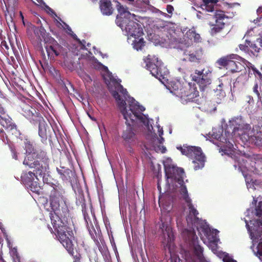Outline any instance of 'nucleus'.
<instances>
[{
	"label": "nucleus",
	"mask_w": 262,
	"mask_h": 262,
	"mask_svg": "<svg viewBox=\"0 0 262 262\" xmlns=\"http://www.w3.org/2000/svg\"><path fill=\"white\" fill-rule=\"evenodd\" d=\"M63 193V190L59 187H53L50 194V203L54 214L51 213L50 219L57 238L73 256V262H81V255L74 251V233L69 226V210L64 200Z\"/></svg>",
	"instance_id": "1"
},
{
	"label": "nucleus",
	"mask_w": 262,
	"mask_h": 262,
	"mask_svg": "<svg viewBox=\"0 0 262 262\" xmlns=\"http://www.w3.org/2000/svg\"><path fill=\"white\" fill-rule=\"evenodd\" d=\"M25 148L28 153L23 164L30 168H35L37 174H42L49 169L50 160L45 151L35 150L33 144L28 140L25 141Z\"/></svg>",
	"instance_id": "2"
},
{
	"label": "nucleus",
	"mask_w": 262,
	"mask_h": 262,
	"mask_svg": "<svg viewBox=\"0 0 262 262\" xmlns=\"http://www.w3.org/2000/svg\"><path fill=\"white\" fill-rule=\"evenodd\" d=\"M116 9L118 14L116 17V23L122 30H125L129 35L139 37L143 34L142 28L140 25L134 21L137 19L136 15L131 14L127 8L118 2Z\"/></svg>",
	"instance_id": "3"
},
{
	"label": "nucleus",
	"mask_w": 262,
	"mask_h": 262,
	"mask_svg": "<svg viewBox=\"0 0 262 262\" xmlns=\"http://www.w3.org/2000/svg\"><path fill=\"white\" fill-rule=\"evenodd\" d=\"M113 95L118 103V106L124 119L127 120V121L129 119L134 120L137 118L138 117V116L136 115L137 111L142 112L145 110V108L143 106L139 105V103L132 97L129 98V99L128 107L129 109L127 111L125 101L121 98V96L118 93L115 91Z\"/></svg>",
	"instance_id": "4"
},
{
	"label": "nucleus",
	"mask_w": 262,
	"mask_h": 262,
	"mask_svg": "<svg viewBox=\"0 0 262 262\" xmlns=\"http://www.w3.org/2000/svg\"><path fill=\"white\" fill-rule=\"evenodd\" d=\"M144 60L146 63V69L150 72L152 76L159 80L162 81L168 74V69L156 56L148 55Z\"/></svg>",
	"instance_id": "5"
},
{
	"label": "nucleus",
	"mask_w": 262,
	"mask_h": 262,
	"mask_svg": "<svg viewBox=\"0 0 262 262\" xmlns=\"http://www.w3.org/2000/svg\"><path fill=\"white\" fill-rule=\"evenodd\" d=\"M178 149L183 155L193 160L194 169L195 170L202 168L204 166L206 157L201 147L184 145L183 147H180Z\"/></svg>",
	"instance_id": "6"
},
{
	"label": "nucleus",
	"mask_w": 262,
	"mask_h": 262,
	"mask_svg": "<svg viewBox=\"0 0 262 262\" xmlns=\"http://www.w3.org/2000/svg\"><path fill=\"white\" fill-rule=\"evenodd\" d=\"M192 79L199 86L200 89L204 90L212 82V72L208 68L201 70H195L191 75Z\"/></svg>",
	"instance_id": "7"
},
{
	"label": "nucleus",
	"mask_w": 262,
	"mask_h": 262,
	"mask_svg": "<svg viewBox=\"0 0 262 262\" xmlns=\"http://www.w3.org/2000/svg\"><path fill=\"white\" fill-rule=\"evenodd\" d=\"M136 115L138 116V117L134 120L130 119H129L127 121L125 120V123L127 127L123 131L122 138L126 144L131 143L136 140V134L132 127L133 123L137 120H139L141 122L143 123H145V119L143 117V114L142 112L137 111Z\"/></svg>",
	"instance_id": "8"
},
{
	"label": "nucleus",
	"mask_w": 262,
	"mask_h": 262,
	"mask_svg": "<svg viewBox=\"0 0 262 262\" xmlns=\"http://www.w3.org/2000/svg\"><path fill=\"white\" fill-rule=\"evenodd\" d=\"M234 56V55L232 54L222 57L217 60L216 63L221 67L225 68L232 73L239 72L245 68L240 62L232 60Z\"/></svg>",
	"instance_id": "9"
},
{
	"label": "nucleus",
	"mask_w": 262,
	"mask_h": 262,
	"mask_svg": "<svg viewBox=\"0 0 262 262\" xmlns=\"http://www.w3.org/2000/svg\"><path fill=\"white\" fill-rule=\"evenodd\" d=\"M212 137L217 140H219L224 144L222 145L223 148L222 150H224L225 154L231 157V158L234 159L238 163L240 161V156L238 155H236L234 148L233 143L230 141V135L228 134L227 138L224 137L222 135L219 134H215L214 133L212 135Z\"/></svg>",
	"instance_id": "10"
},
{
	"label": "nucleus",
	"mask_w": 262,
	"mask_h": 262,
	"mask_svg": "<svg viewBox=\"0 0 262 262\" xmlns=\"http://www.w3.org/2000/svg\"><path fill=\"white\" fill-rule=\"evenodd\" d=\"M226 17V15L223 11H219L215 12L213 16L215 23L210 22L209 23L210 27V34L211 36H215L223 30L225 25L223 20Z\"/></svg>",
	"instance_id": "11"
},
{
	"label": "nucleus",
	"mask_w": 262,
	"mask_h": 262,
	"mask_svg": "<svg viewBox=\"0 0 262 262\" xmlns=\"http://www.w3.org/2000/svg\"><path fill=\"white\" fill-rule=\"evenodd\" d=\"M193 249L194 255H185L186 262H207L203 256V248L199 245L197 244L198 237H196L195 233L193 235Z\"/></svg>",
	"instance_id": "12"
},
{
	"label": "nucleus",
	"mask_w": 262,
	"mask_h": 262,
	"mask_svg": "<svg viewBox=\"0 0 262 262\" xmlns=\"http://www.w3.org/2000/svg\"><path fill=\"white\" fill-rule=\"evenodd\" d=\"M22 114L30 120L31 122H33L34 120H37V119H40L41 114L36 111L35 107H33L29 104L23 102L20 105Z\"/></svg>",
	"instance_id": "13"
},
{
	"label": "nucleus",
	"mask_w": 262,
	"mask_h": 262,
	"mask_svg": "<svg viewBox=\"0 0 262 262\" xmlns=\"http://www.w3.org/2000/svg\"><path fill=\"white\" fill-rule=\"evenodd\" d=\"M184 90H185L184 99L186 101H194L195 99L199 96V91L194 84L190 83H185Z\"/></svg>",
	"instance_id": "14"
},
{
	"label": "nucleus",
	"mask_w": 262,
	"mask_h": 262,
	"mask_svg": "<svg viewBox=\"0 0 262 262\" xmlns=\"http://www.w3.org/2000/svg\"><path fill=\"white\" fill-rule=\"evenodd\" d=\"M37 120H34L32 123H38V134L39 136L44 140H46L51 130V127L48 125L42 116H40V119H37Z\"/></svg>",
	"instance_id": "15"
},
{
	"label": "nucleus",
	"mask_w": 262,
	"mask_h": 262,
	"mask_svg": "<svg viewBox=\"0 0 262 262\" xmlns=\"http://www.w3.org/2000/svg\"><path fill=\"white\" fill-rule=\"evenodd\" d=\"M48 56L55 55L57 56L60 54L62 47L53 38H49V42H47L45 47Z\"/></svg>",
	"instance_id": "16"
},
{
	"label": "nucleus",
	"mask_w": 262,
	"mask_h": 262,
	"mask_svg": "<svg viewBox=\"0 0 262 262\" xmlns=\"http://www.w3.org/2000/svg\"><path fill=\"white\" fill-rule=\"evenodd\" d=\"M189 209V213L186 216V221L188 224L192 226H195L200 221L198 215H199L198 211L194 208L191 202L186 203Z\"/></svg>",
	"instance_id": "17"
},
{
	"label": "nucleus",
	"mask_w": 262,
	"mask_h": 262,
	"mask_svg": "<svg viewBox=\"0 0 262 262\" xmlns=\"http://www.w3.org/2000/svg\"><path fill=\"white\" fill-rule=\"evenodd\" d=\"M133 7L140 12H146L147 10H155L156 12L160 11L150 4V0H136Z\"/></svg>",
	"instance_id": "18"
},
{
	"label": "nucleus",
	"mask_w": 262,
	"mask_h": 262,
	"mask_svg": "<svg viewBox=\"0 0 262 262\" xmlns=\"http://www.w3.org/2000/svg\"><path fill=\"white\" fill-rule=\"evenodd\" d=\"M183 54L186 56V58L190 62H200L201 59V56L198 52L195 50L193 46H188L187 49L184 50Z\"/></svg>",
	"instance_id": "19"
},
{
	"label": "nucleus",
	"mask_w": 262,
	"mask_h": 262,
	"mask_svg": "<svg viewBox=\"0 0 262 262\" xmlns=\"http://www.w3.org/2000/svg\"><path fill=\"white\" fill-rule=\"evenodd\" d=\"M161 221L162 222V224L160 227V229L161 230L164 238L165 240H167V242H168L171 241V237L173 235L172 229L169 222H163L162 219H161Z\"/></svg>",
	"instance_id": "20"
},
{
	"label": "nucleus",
	"mask_w": 262,
	"mask_h": 262,
	"mask_svg": "<svg viewBox=\"0 0 262 262\" xmlns=\"http://www.w3.org/2000/svg\"><path fill=\"white\" fill-rule=\"evenodd\" d=\"M57 171L60 175V178L65 182H72V178L75 177V173L69 168L62 167L61 169L57 168Z\"/></svg>",
	"instance_id": "21"
},
{
	"label": "nucleus",
	"mask_w": 262,
	"mask_h": 262,
	"mask_svg": "<svg viewBox=\"0 0 262 262\" xmlns=\"http://www.w3.org/2000/svg\"><path fill=\"white\" fill-rule=\"evenodd\" d=\"M99 7L103 15H110L113 13L114 9L110 0H100Z\"/></svg>",
	"instance_id": "22"
},
{
	"label": "nucleus",
	"mask_w": 262,
	"mask_h": 262,
	"mask_svg": "<svg viewBox=\"0 0 262 262\" xmlns=\"http://www.w3.org/2000/svg\"><path fill=\"white\" fill-rule=\"evenodd\" d=\"M1 125L8 131L11 132L12 134H17L16 125L12 122L11 118H4L1 122Z\"/></svg>",
	"instance_id": "23"
},
{
	"label": "nucleus",
	"mask_w": 262,
	"mask_h": 262,
	"mask_svg": "<svg viewBox=\"0 0 262 262\" xmlns=\"http://www.w3.org/2000/svg\"><path fill=\"white\" fill-rule=\"evenodd\" d=\"M33 171H29L27 173H24L23 176H21V178L24 182L26 185H28L30 183H32L34 180V178L35 177L37 179H38L37 177L38 176L40 177H43V176L45 175V173H42L41 175L37 174L36 171H35V169L33 168Z\"/></svg>",
	"instance_id": "24"
},
{
	"label": "nucleus",
	"mask_w": 262,
	"mask_h": 262,
	"mask_svg": "<svg viewBox=\"0 0 262 262\" xmlns=\"http://www.w3.org/2000/svg\"><path fill=\"white\" fill-rule=\"evenodd\" d=\"M86 226L91 237L97 244L99 245H98L99 250L100 251H101L102 247L100 245L99 242L97 239L98 237L100 236L99 231H98V232H96L91 222H90V224L87 225Z\"/></svg>",
	"instance_id": "25"
},
{
	"label": "nucleus",
	"mask_w": 262,
	"mask_h": 262,
	"mask_svg": "<svg viewBox=\"0 0 262 262\" xmlns=\"http://www.w3.org/2000/svg\"><path fill=\"white\" fill-rule=\"evenodd\" d=\"M203 4L201 5L203 10L207 12H213L214 11V5L218 2V0H202Z\"/></svg>",
	"instance_id": "26"
},
{
	"label": "nucleus",
	"mask_w": 262,
	"mask_h": 262,
	"mask_svg": "<svg viewBox=\"0 0 262 262\" xmlns=\"http://www.w3.org/2000/svg\"><path fill=\"white\" fill-rule=\"evenodd\" d=\"M185 37L190 39L191 42H199L201 39L200 34L192 30L187 31L185 34Z\"/></svg>",
	"instance_id": "27"
},
{
	"label": "nucleus",
	"mask_w": 262,
	"mask_h": 262,
	"mask_svg": "<svg viewBox=\"0 0 262 262\" xmlns=\"http://www.w3.org/2000/svg\"><path fill=\"white\" fill-rule=\"evenodd\" d=\"M165 175L167 179L173 178V172H177V170L181 171L180 168L176 167L172 165H164Z\"/></svg>",
	"instance_id": "28"
},
{
	"label": "nucleus",
	"mask_w": 262,
	"mask_h": 262,
	"mask_svg": "<svg viewBox=\"0 0 262 262\" xmlns=\"http://www.w3.org/2000/svg\"><path fill=\"white\" fill-rule=\"evenodd\" d=\"M182 83L179 81L171 82L169 89L170 92L176 96L181 95L179 91L182 86Z\"/></svg>",
	"instance_id": "29"
},
{
	"label": "nucleus",
	"mask_w": 262,
	"mask_h": 262,
	"mask_svg": "<svg viewBox=\"0 0 262 262\" xmlns=\"http://www.w3.org/2000/svg\"><path fill=\"white\" fill-rule=\"evenodd\" d=\"M181 171L177 170L173 172V178L170 179L173 180L175 182H178L179 184H182L184 183V171L183 168H180Z\"/></svg>",
	"instance_id": "30"
},
{
	"label": "nucleus",
	"mask_w": 262,
	"mask_h": 262,
	"mask_svg": "<svg viewBox=\"0 0 262 262\" xmlns=\"http://www.w3.org/2000/svg\"><path fill=\"white\" fill-rule=\"evenodd\" d=\"M180 185H181L180 193L181 195L182 198L185 201L186 203H190V202H191V200L189 197L188 191L186 186L184 185V183Z\"/></svg>",
	"instance_id": "31"
},
{
	"label": "nucleus",
	"mask_w": 262,
	"mask_h": 262,
	"mask_svg": "<svg viewBox=\"0 0 262 262\" xmlns=\"http://www.w3.org/2000/svg\"><path fill=\"white\" fill-rule=\"evenodd\" d=\"M257 73L258 75L260 80L259 92L258 90V86L257 83L255 84L253 87V92L256 94L258 99L259 100H261L262 97V74L259 71H257Z\"/></svg>",
	"instance_id": "32"
},
{
	"label": "nucleus",
	"mask_w": 262,
	"mask_h": 262,
	"mask_svg": "<svg viewBox=\"0 0 262 262\" xmlns=\"http://www.w3.org/2000/svg\"><path fill=\"white\" fill-rule=\"evenodd\" d=\"M214 232H215V233L214 232V231H210L209 232H207L206 235L207 236V238H208L209 241L210 243L215 244V247H216L217 246L216 243H217L219 239L217 237L216 234L217 230H215Z\"/></svg>",
	"instance_id": "33"
},
{
	"label": "nucleus",
	"mask_w": 262,
	"mask_h": 262,
	"mask_svg": "<svg viewBox=\"0 0 262 262\" xmlns=\"http://www.w3.org/2000/svg\"><path fill=\"white\" fill-rule=\"evenodd\" d=\"M247 44L249 45V51L255 55L257 54L260 50V48H258L254 43L251 42L250 41H247Z\"/></svg>",
	"instance_id": "34"
},
{
	"label": "nucleus",
	"mask_w": 262,
	"mask_h": 262,
	"mask_svg": "<svg viewBox=\"0 0 262 262\" xmlns=\"http://www.w3.org/2000/svg\"><path fill=\"white\" fill-rule=\"evenodd\" d=\"M28 185L29 186L30 190L32 192L39 193L40 187L37 182L33 181Z\"/></svg>",
	"instance_id": "35"
},
{
	"label": "nucleus",
	"mask_w": 262,
	"mask_h": 262,
	"mask_svg": "<svg viewBox=\"0 0 262 262\" xmlns=\"http://www.w3.org/2000/svg\"><path fill=\"white\" fill-rule=\"evenodd\" d=\"M133 45L134 48L137 50H141L145 46V41L143 38H140L138 41H135Z\"/></svg>",
	"instance_id": "36"
},
{
	"label": "nucleus",
	"mask_w": 262,
	"mask_h": 262,
	"mask_svg": "<svg viewBox=\"0 0 262 262\" xmlns=\"http://www.w3.org/2000/svg\"><path fill=\"white\" fill-rule=\"evenodd\" d=\"M252 140L254 142L255 145H262V134L254 136L252 137Z\"/></svg>",
	"instance_id": "37"
},
{
	"label": "nucleus",
	"mask_w": 262,
	"mask_h": 262,
	"mask_svg": "<svg viewBox=\"0 0 262 262\" xmlns=\"http://www.w3.org/2000/svg\"><path fill=\"white\" fill-rule=\"evenodd\" d=\"M248 41L249 40H246V42H245V44H244V45L240 44L239 45V48L241 50L244 51L245 52L249 51V45L247 44V41Z\"/></svg>",
	"instance_id": "38"
},
{
	"label": "nucleus",
	"mask_w": 262,
	"mask_h": 262,
	"mask_svg": "<svg viewBox=\"0 0 262 262\" xmlns=\"http://www.w3.org/2000/svg\"><path fill=\"white\" fill-rule=\"evenodd\" d=\"M82 213L83 214L84 220L86 223V225L90 224V222L91 221L89 216L88 215V214L86 213L85 209H82Z\"/></svg>",
	"instance_id": "39"
},
{
	"label": "nucleus",
	"mask_w": 262,
	"mask_h": 262,
	"mask_svg": "<svg viewBox=\"0 0 262 262\" xmlns=\"http://www.w3.org/2000/svg\"><path fill=\"white\" fill-rule=\"evenodd\" d=\"M223 261L224 262H237L235 260L232 258L228 254L224 255Z\"/></svg>",
	"instance_id": "40"
},
{
	"label": "nucleus",
	"mask_w": 262,
	"mask_h": 262,
	"mask_svg": "<svg viewBox=\"0 0 262 262\" xmlns=\"http://www.w3.org/2000/svg\"><path fill=\"white\" fill-rule=\"evenodd\" d=\"M184 87H185V83H182V86L179 91V92L180 93V94L181 95H178L177 97H180L182 99L183 98V97H184V95H185V90H184Z\"/></svg>",
	"instance_id": "41"
},
{
	"label": "nucleus",
	"mask_w": 262,
	"mask_h": 262,
	"mask_svg": "<svg viewBox=\"0 0 262 262\" xmlns=\"http://www.w3.org/2000/svg\"><path fill=\"white\" fill-rule=\"evenodd\" d=\"M81 77L88 82L92 81L91 77L86 73H84Z\"/></svg>",
	"instance_id": "42"
},
{
	"label": "nucleus",
	"mask_w": 262,
	"mask_h": 262,
	"mask_svg": "<svg viewBox=\"0 0 262 262\" xmlns=\"http://www.w3.org/2000/svg\"><path fill=\"white\" fill-rule=\"evenodd\" d=\"M166 10L168 13L172 14L174 10V8L172 6L168 5L166 7Z\"/></svg>",
	"instance_id": "43"
},
{
	"label": "nucleus",
	"mask_w": 262,
	"mask_h": 262,
	"mask_svg": "<svg viewBox=\"0 0 262 262\" xmlns=\"http://www.w3.org/2000/svg\"><path fill=\"white\" fill-rule=\"evenodd\" d=\"M121 90L120 91V92L123 95L124 98L126 99V97H128L129 98H130L129 96L128 95V92L126 89H124L122 88L121 86Z\"/></svg>",
	"instance_id": "44"
},
{
	"label": "nucleus",
	"mask_w": 262,
	"mask_h": 262,
	"mask_svg": "<svg viewBox=\"0 0 262 262\" xmlns=\"http://www.w3.org/2000/svg\"><path fill=\"white\" fill-rule=\"evenodd\" d=\"M223 86V83H221L219 84L218 85L219 89L218 88L216 89V91H220V93L222 95H223V93L225 94V93L224 92V91L222 89Z\"/></svg>",
	"instance_id": "45"
},
{
	"label": "nucleus",
	"mask_w": 262,
	"mask_h": 262,
	"mask_svg": "<svg viewBox=\"0 0 262 262\" xmlns=\"http://www.w3.org/2000/svg\"><path fill=\"white\" fill-rule=\"evenodd\" d=\"M258 253L262 256V241L260 242L258 245Z\"/></svg>",
	"instance_id": "46"
},
{
	"label": "nucleus",
	"mask_w": 262,
	"mask_h": 262,
	"mask_svg": "<svg viewBox=\"0 0 262 262\" xmlns=\"http://www.w3.org/2000/svg\"><path fill=\"white\" fill-rule=\"evenodd\" d=\"M127 4L129 5H131L132 7L134 5L135 2L136 0H124Z\"/></svg>",
	"instance_id": "47"
},
{
	"label": "nucleus",
	"mask_w": 262,
	"mask_h": 262,
	"mask_svg": "<svg viewBox=\"0 0 262 262\" xmlns=\"http://www.w3.org/2000/svg\"><path fill=\"white\" fill-rule=\"evenodd\" d=\"M38 31L41 36H43L45 34L46 30L43 28L40 27Z\"/></svg>",
	"instance_id": "48"
},
{
	"label": "nucleus",
	"mask_w": 262,
	"mask_h": 262,
	"mask_svg": "<svg viewBox=\"0 0 262 262\" xmlns=\"http://www.w3.org/2000/svg\"><path fill=\"white\" fill-rule=\"evenodd\" d=\"M5 113V109L2 106V105L0 104V114L3 115V114H4Z\"/></svg>",
	"instance_id": "49"
},
{
	"label": "nucleus",
	"mask_w": 262,
	"mask_h": 262,
	"mask_svg": "<svg viewBox=\"0 0 262 262\" xmlns=\"http://www.w3.org/2000/svg\"><path fill=\"white\" fill-rule=\"evenodd\" d=\"M162 149L161 150V152L162 153H164L165 152V151L166 150V147L163 146H162Z\"/></svg>",
	"instance_id": "50"
},
{
	"label": "nucleus",
	"mask_w": 262,
	"mask_h": 262,
	"mask_svg": "<svg viewBox=\"0 0 262 262\" xmlns=\"http://www.w3.org/2000/svg\"><path fill=\"white\" fill-rule=\"evenodd\" d=\"M163 130H159V136H160V137H161V136H162V135H163Z\"/></svg>",
	"instance_id": "51"
},
{
	"label": "nucleus",
	"mask_w": 262,
	"mask_h": 262,
	"mask_svg": "<svg viewBox=\"0 0 262 262\" xmlns=\"http://www.w3.org/2000/svg\"><path fill=\"white\" fill-rule=\"evenodd\" d=\"M0 1L2 3V0H0ZM4 2H5V1H4ZM4 3H5V2H4ZM5 4H6V3H5ZM5 6H6V11L8 13H9L8 7L6 4H5Z\"/></svg>",
	"instance_id": "52"
},
{
	"label": "nucleus",
	"mask_w": 262,
	"mask_h": 262,
	"mask_svg": "<svg viewBox=\"0 0 262 262\" xmlns=\"http://www.w3.org/2000/svg\"><path fill=\"white\" fill-rule=\"evenodd\" d=\"M239 78V77H238L236 80V81L234 83V86H235V85L238 82V79Z\"/></svg>",
	"instance_id": "53"
},
{
	"label": "nucleus",
	"mask_w": 262,
	"mask_h": 262,
	"mask_svg": "<svg viewBox=\"0 0 262 262\" xmlns=\"http://www.w3.org/2000/svg\"><path fill=\"white\" fill-rule=\"evenodd\" d=\"M4 118L2 117L1 115H0V124H1V122L2 121H3V120L4 119Z\"/></svg>",
	"instance_id": "54"
},
{
	"label": "nucleus",
	"mask_w": 262,
	"mask_h": 262,
	"mask_svg": "<svg viewBox=\"0 0 262 262\" xmlns=\"http://www.w3.org/2000/svg\"><path fill=\"white\" fill-rule=\"evenodd\" d=\"M164 140V138L162 137H161V139L160 140V143H162V141Z\"/></svg>",
	"instance_id": "55"
},
{
	"label": "nucleus",
	"mask_w": 262,
	"mask_h": 262,
	"mask_svg": "<svg viewBox=\"0 0 262 262\" xmlns=\"http://www.w3.org/2000/svg\"><path fill=\"white\" fill-rule=\"evenodd\" d=\"M238 127H234L233 129V132H235L236 131V129H238Z\"/></svg>",
	"instance_id": "56"
},
{
	"label": "nucleus",
	"mask_w": 262,
	"mask_h": 262,
	"mask_svg": "<svg viewBox=\"0 0 262 262\" xmlns=\"http://www.w3.org/2000/svg\"><path fill=\"white\" fill-rule=\"evenodd\" d=\"M67 29H68V31L72 32V29L69 26H67Z\"/></svg>",
	"instance_id": "57"
},
{
	"label": "nucleus",
	"mask_w": 262,
	"mask_h": 262,
	"mask_svg": "<svg viewBox=\"0 0 262 262\" xmlns=\"http://www.w3.org/2000/svg\"><path fill=\"white\" fill-rule=\"evenodd\" d=\"M20 17H21V18L23 19L24 18V16L23 15V14H22L21 12H20Z\"/></svg>",
	"instance_id": "58"
},
{
	"label": "nucleus",
	"mask_w": 262,
	"mask_h": 262,
	"mask_svg": "<svg viewBox=\"0 0 262 262\" xmlns=\"http://www.w3.org/2000/svg\"><path fill=\"white\" fill-rule=\"evenodd\" d=\"M92 1L93 2V3H96L97 0H92Z\"/></svg>",
	"instance_id": "59"
},
{
	"label": "nucleus",
	"mask_w": 262,
	"mask_h": 262,
	"mask_svg": "<svg viewBox=\"0 0 262 262\" xmlns=\"http://www.w3.org/2000/svg\"><path fill=\"white\" fill-rule=\"evenodd\" d=\"M261 9H262V7H261V8L259 7V8H258V11H261Z\"/></svg>",
	"instance_id": "60"
},
{
	"label": "nucleus",
	"mask_w": 262,
	"mask_h": 262,
	"mask_svg": "<svg viewBox=\"0 0 262 262\" xmlns=\"http://www.w3.org/2000/svg\"><path fill=\"white\" fill-rule=\"evenodd\" d=\"M261 9H262V7H261V8L259 7V8H258V11H261Z\"/></svg>",
	"instance_id": "61"
},
{
	"label": "nucleus",
	"mask_w": 262,
	"mask_h": 262,
	"mask_svg": "<svg viewBox=\"0 0 262 262\" xmlns=\"http://www.w3.org/2000/svg\"><path fill=\"white\" fill-rule=\"evenodd\" d=\"M3 129H0V133H3Z\"/></svg>",
	"instance_id": "62"
},
{
	"label": "nucleus",
	"mask_w": 262,
	"mask_h": 262,
	"mask_svg": "<svg viewBox=\"0 0 262 262\" xmlns=\"http://www.w3.org/2000/svg\"><path fill=\"white\" fill-rule=\"evenodd\" d=\"M158 188L159 189H161V187H160V186L159 185L158 186Z\"/></svg>",
	"instance_id": "63"
}]
</instances>
